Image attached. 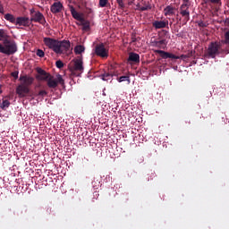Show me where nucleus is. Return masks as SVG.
Masks as SVG:
<instances>
[{
	"label": "nucleus",
	"instance_id": "obj_1",
	"mask_svg": "<svg viewBox=\"0 0 229 229\" xmlns=\"http://www.w3.org/2000/svg\"><path fill=\"white\" fill-rule=\"evenodd\" d=\"M36 71L37 76H35V79H37V81H46V85L48 86V89H55L59 85H64V78L59 74H56V78H55V76H52L41 68H37Z\"/></svg>",
	"mask_w": 229,
	"mask_h": 229
},
{
	"label": "nucleus",
	"instance_id": "obj_2",
	"mask_svg": "<svg viewBox=\"0 0 229 229\" xmlns=\"http://www.w3.org/2000/svg\"><path fill=\"white\" fill-rule=\"evenodd\" d=\"M44 45L56 55H64L70 50V41H59L50 38H44Z\"/></svg>",
	"mask_w": 229,
	"mask_h": 229
},
{
	"label": "nucleus",
	"instance_id": "obj_3",
	"mask_svg": "<svg viewBox=\"0 0 229 229\" xmlns=\"http://www.w3.org/2000/svg\"><path fill=\"white\" fill-rule=\"evenodd\" d=\"M19 81H21V84H19L17 86L16 93L19 98H26V95L30 93V89L28 87H30L32 85V82H35V78L29 77L27 75H21V77H19Z\"/></svg>",
	"mask_w": 229,
	"mask_h": 229
},
{
	"label": "nucleus",
	"instance_id": "obj_4",
	"mask_svg": "<svg viewBox=\"0 0 229 229\" xmlns=\"http://www.w3.org/2000/svg\"><path fill=\"white\" fill-rule=\"evenodd\" d=\"M3 43L4 45L0 43V54L10 56L14 55V53H17V43H14V42H3Z\"/></svg>",
	"mask_w": 229,
	"mask_h": 229
},
{
	"label": "nucleus",
	"instance_id": "obj_5",
	"mask_svg": "<svg viewBox=\"0 0 229 229\" xmlns=\"http://www.w3.org/2000/svg\"><path fill=\"white\" fill-rule=\"evenodd\" d=\"M191 5V4L189 0H182L181 7L178 8V13L182 17V21H189V6Z\"/></svg>",
	"mask_w": 229,
	"mask_h": 229
},
{
	"label": "nucleus",
	"instance_id": "obj_6",
	"mask_svg": "<svg viewBox=\"0 0 229 229\" xmlns=\"http://www.w3.org/2000/svg\"><path fill=\"white\" fill-rule=\"evenodd\" d=\"M28 20H30L35 23H39L42 26L46 25V18L43 16V14L40 12L35 11L34 8L30 9V18H28Z\"/></svg>",
	"mask_w": 229,
	"mask_h": 229
},
{
	"label": "nucleus",
	"instance_id": "obj_7",
	"mask_svg": "<svg viewBox=\"0 0 229 229\" xmlns=\"http://www.w3.org/2000/svg\"><path fill=\"white\" fill-rule=\"evenodd\" d=\"M74 65L72 66V76L80 77L81 73H83V61L81 57L74 59Z\"/></svg>",
	"mask_w": 229,
	"mask_h": 229
},
{
	"label": "nucleus",
	"instance_id": "obj_8",
	"mask_svg": "<svg viewBox=\"0 0 229 229\" xmlns=\"http://www.w3.org/2000/svg\"><path fill=\"white\" fill-rule=\"evenodd\" d=\"M154 53H156V55H158L159 56H161V58L165 60L166 59L179 60V59L187 58V55H181V56H178V55H174V54L165 52L163 50H154Z\"/></svg>",
	"mask_w": 229,
	"mask_h": 229
},
{
	"label": "nucleus",
	"instance_id": "obj_9",
	"mask_svg": "<svg viewBox=\"0 0 229 229\" xmlns=\"http://www.w3.org/2000/svg\"><path fill=\"white\" fill-rule=\"evenodd\" d=\"M8 22H11L16 26L28 28V27H30V24L35 21L28 19V17H17V20H14V21H8Z\"/></svg>",
	"mask_w": 229,
	"mask_h": 229
},
{
	"label": "nucleus",
	"instance_id": "obj_10",
	"mask_svg": "<svg viewBox=\"0 0 229 229\" xmlns=\"http://www.w3.org/2000/svg\"><path fill=\"white\" fill-rule=\"evenodd\" d=\"M94 55H97V56L101 58H107V49L105 48L103 43L94 47Z\"/></svg>",
	"mask_w": 229,
	"mask_h": 229
},
{
	"label": "nucleus",
	"instance_id": "obj_11",
	"mask_svg": "<svg viewBox=\"0 0 229 229\" xmlns=\"http://www.w3.org/2000/svg\"><path fill=\"white\" fill-rule=\"evenodd\" d=\"M62 11H64V4H62L61 2H55L50 5V13H52V14L60 13Z\"/></svg>",
	"mask_w": 229,
	"mask_h": 229
},
{
	"label": "nucleus",
	"instance_id": "obj_12",
	"mask_svg": "<svg viewBox=\"0 0 229 229\" xmlns=\"http://www.w3.org/2000/svg\"><path fill=\"white\" fill-rule=\"evenodd\" d=\"M152 26L156 30H163V29L167 28V26H169V21H156L152 22Z\"/></svg>",
	"mask_w": 229,
	"mask_h": 229
},
{
	"label": "nucleus",
	"instance_id": "obj_13",
	"mask_svg": "<svg viewBox=\"0 0 229 229\" xmlns=\"http://www.w3.org/2000/svg\"><path fill=\"white\" fill-rule=\"evenodd\" d=\"M174 11H176V8H174L172 5L165 6V9H163V14L165 17L173 16L174 14Z\"/></svg>",
	"mask_w": 229,
	"mask_h": 229
},
{
	"label": "nucleus",
	"instance_id": "obj_14",
	"mask_svg": "<svg viewBox=\"0 0 229 229\" xmlns=\"http://www.w3.org/2000/svg\"><path fill=\"white\" fill-rule=\"evenodd\" d=\"M70 14L72 15V18L76 21H85V19H83L82 17H81V14H79V13H77L74 10V6L70 5Z\"/></svg>",
	"mask_w": 229,
	"mask_h": 229
},
{
	"label": "nucleus",
	"instance_id": "obj_15",
	"mask_svg": "<svg viewBox=\"0 0 229 229\" xmlns=\"http://www.w3.org/2000/svg\"><path fill=\"white\" fill-rule=\"evenodd\" d=\"M143 5V7L136 8V11L138 12H147L151 10V4H149L148 1H143V3L140 4Z\"/></svg>",
	"mask_w": 229,
	"mask_h": 229
},
{
	"label": "nucleus",
	"instance_id": "obj_16",
	"mask_svg": "<svg viewBox=\"0 0 229 229\" xmlns=\"http://www.w3.org/2000/svg\"><path fill=\"white\" fill-rule=\"evenodd\" d=\"M127 62H131V63H134V64H139L140 63V55H139V54L130 53L129 57H127Z\"/></svg>",
	"mask_w": 229,
	"mask_h": 229
},
{
	"label": "nucleus",
	"instance_id": "obj_17",
	"mask_svg": "<svg viewBox=\"0 0 229 229\" xmlns=\"http://www.w3.org/2000/svg\"><path fill=\"white\" fill-rule=\"evenodd\" d=\"M8 38L9 37L7 34H5V31L4 30H0V41H2L3 43L14 42V41L8 39Z\"/></svg>",
	"mask_w": 229,
	"mask_h": 229
},
{
	"label": "nucleus",
	"instance_id": "obj_18",
	"mask_svg": "<svg viewBox=\"0 0 229 229\" xmlns=\"http://www.w3.org/2000/svg\"><path fill=\"white\" fill-rule=\"evenodd\" d=\"M79 22H81V26L83 27V31H88L89 30V21L82 20V21H78Z\"/></svg>",
	"mask_w": 229,
	"mask_h": 229
},
{
	"label": "nucleus",
	"instance_id": "obj_19",
	"mask_svg": "<svg viewBox=\"0 0 229 229\" xmlns=\"http://www.w3.org/2000/svg\"><path fill=\"white\" fill-rule=\"evenodd\" d=\"M85 51V47L83 46L74 47V54L81 55Z\"/></svg>",
	"mask_w": 229,
	"mask_h": 229
},
{
	"label": "nucleus",
	"instance_id": "obj_20",
	"mask_svg": "<svg viewBox=\"0 0 229 229\" xmlns=\"http://www.w3.org/2000/svg\"><path fill=\"white\" fill-rule=\"evenodd\" d=\"M109 6V2L107 0H98V7L105 8Z\"/></svg>",
	"mask_w": 229,
	"mask_h": 229
},
{
	"label": "nucleus",
	"instance_id": "obj_21",
	"mask_svg": "<svg viewBox=\"0 0 229 229\" xmlns=\"http://www.w3.org/2000/svg\"><path fill=\"white\" fill-rule=\"evenodd\" d=\"M4 20H6L8 21H17V18H14V16H13V14L6 13L4 15Z\"/></svg>",
	"mask_w": 229,
	"mask_h": 229
},
{
	"label": "nucleus",
	"instance_id": "obj_22",
	"mask_svg": "<svg viewBox=\"0 0 229 229\" xmlns=\"http://www.w3.org/2000/svg\"><path fill=\"white\" fill-rule=\"evenodd\" d=\"M110 79H112V74H109V73H107V72L101 74V80H102L103 81H109Z\"/></svg>",
	"mask_w": 229,
	"mask_h": 229
},
{
	"label": "nucleus",
	"instance_id": "obj_23",
	"mask_svg": "<svg viewBox=\"0 0 229 229\" xmlns=\"http://www.w3.org/2000/svg\"><path fill=\"white\" fill-rule=\"evenodd\" d=\"M10 106V102L8 100H4L2 102V106H0V108H2V110H5V108H8Z\"/></svg>",
	"mask_w": 229,
	"mask_h": 229
},
{
	"label": "nucleus",
	"instance_id": "obj_24",
	"mask_svg": "<svg viewBox=\"0 0 229 229\" xmlns=\"http://www.w3.org/2000/svg\"><path fill=\"white\" fill-rule=\"evenodd\" d=\"M208 3L216 5V7H220V5L222 4L220 0H208Z\"/></svg>",
	"mask_w": 229,
	"mask_h": 229
},
{
	"label": "nucleus",
	"instance_id": "obj_25",
	"mask_svg": "<svg viewBox=\"0 0 229 229\" xmlns=\"http://www.w3.org/2000/svg\"><path fill=\"white\" fill-rule=\"evenodd\" d=\"M130 82V76H121L119 77V82Z\"/></svg>",
	"mask_w": 229,
	"mask_h": 229
},
{
	"label": "nucleus",
	"instance_id": "obj_26",
	"mask_svg": "<svg viewBox=\"0 0 229 229\" xmlns=\"http://www.w3.org/2000/svg\"><path fill=\"white\" fill-rule=\"evenodd\" d=\"M116 4H119V9H125V4L123 3V0H116Z\"/></svg>",
	"mask_w": 229,
	"mask_h": 229
},
{
	"label": "nucleus",
	"instance_id": "obj_27",
	"mask_svg": "<svg viewBox=\"0 0 229 229\" xmlns=\"http://www.w3.org/2000/svg\"><path fill=\"white\" fill-rule=\"evenodd\" d=\"M55 65L56 66V69H62L64 68V62H61L60 60L56 61Z\"/></svg>",
	"mask_w": 229,
	"mask_h": 229
},
{
	"label": "nucleus",
	"instance_id": "obj_28",
	"mask_svg": "<svg viewBox=\"0 0 229 229\" xmlns=\"http://www.w3.org/2000/svg\"><path fill=\"white\" fill-rule=\"evenodd\" d=\"M47 96V92L46 90H39V92L37 93V97L45 98Z\"/></svg>",
	"mask_w": 229,
	"mask_h": 229
},
{
	"label": "nucleus",
	"instance_id": "obj_29",
	"mask_svg": "<svg viewBox=\"0 0 229 229\" xmlns=\"http://www.w3.org/2000/svg\"><path fill=\"white\" fill-rule=\"evenodd\" d=\"M44 55H45V53H43V50L37 49V56H38L39 58H43Z\"/></svg>",
	"mask_w": 229,
	"mask_h": 229
},
{
	"label": "nucleus",
	"instance_id": "obj_30",
	"mask_svg": "<svg viewBox=\"0 0 229 229\" xmlns=\"http://www.w3.org/2000/svg\"><path fill=\"white\" fill-rule=\"evenodd\" d=\"M198 27H199V28H207V23H205L203 21L198 22Z\"/></svg>",
	"mask_w": 229,
	"mask_h": 229
},
{
	"label": "nucleus",
	"instance_id": "obj_31",
	"mask_svg": "<svg viewBox=\"0 0 229 229\" xmlns=\"http://www.w3.org/2000/svg\"><path fill=\"white\" fill-rule=\"evenodd\" d=\"M18 74H19V72H13L11 73V76H13V78H14V79H17V78H19V77H21V76H18Z\"/></svg>",
	"mask_w": 229,
	"mask_h": 229
},
{
	"label": "nucleus",
	"instance_id": "obj_32",
	"mask_svg": "<svg viewBox=\"0 0 229 229\" xmlns=\"http://www.w3.org/2000/svg\"><path fill=\"white\" fill-rule=\"evenodd\" d=\"M156 44H157V46H161V45L165 44V40H160L158 42H156Z\"/></svg>",
	"mask_w": 229,
	"mask_h": 229
},
{
	"label": "nucleus",
	"instance_id": "obj_33",
	"mask_svg": "<svg viewBox=\"0 0 229 229\" xmlns=\"http://www.w3.org/2000/svg\"><path fill=\"white\" fill-rule=\"evenodd\" d=\"M129 2H127V5H131L132 4H134L135 0H128Z\"/></svg>",
	"mask_w": 229,
	"mask_h": 229
},
{
	"label": "nucleus",
	"instance_id": "obj_34",
	"mask_svg": "<svg viewBox=\"0 0 229 229\" xmlns=\"http://www.w3.org/2000/svg\"><path fill=\"white\" fill-rule=\"evenodd\" d=\"M136 42V37L131 36V43H135Z\"/></svg>",
	"mask_w": 229,
	"mask_h": 229
},
{
	"label": "nucleus",
	"instance_id": "obj_35",
	"mask_svg": "<svg viewBox=\"0 0 229 229\" xmlns=\"http://www.w3.org/2000/svg\"><path fill=\"white\" fill-rule=\"evenodd\" d=\"M0 13H4V6H1V4H0Z\"/></svg>",
	"mask_w": 229,
	"mask_h": 229
},
{
	"label": "nucleus",
	"instance_id": "obj_36",
	"mask_svg": "<svg viewBox=\"0 0 229 229\" xmlns=\"http://www.w3.org/2000/svg\"><path fill=\"white\" fill-rule=\"evenodd\" d=\"M142 8V6H140V4H136V9H140Z\"/></svg>",
	"mask_w": 229,
	"mask_h": 229
},
{
	"label": "nucleus",
	"instance_id": "obj_37",
	"mask_svg": "<svg viewBox=\"0 0 229 229\" xmlns=\"http://www.w3.org/2000/svg\"><path fill=\"white\" fill-rule=\"evenodd\" d=\"M46 211L48 212V214H50V212L52 211V208H46Z\"/></svg>",
	"mask_w": 229,
	"mask_h": 229
},
{
	"label": "nucleus",
	"instance_id": "obj_38",
	"mask_svg": "<svg viewBox=\"0 0 229 229\" xmlns=\"http://www.w3.org/2000/svg\"><path fill=\"white\" fill-rule=\"evenodd\" d=\"M0 94H1V89H0Z\"/></svg>",
	"mask_w": 229,
	"mask_h": 229
}]
</instances>
